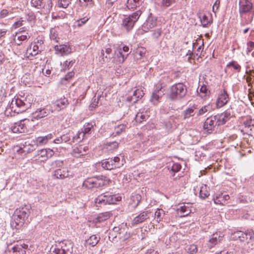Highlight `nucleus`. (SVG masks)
<instances>
[{
    "label": "nucleus",
    "mask_w": 254,
    "mask_h": 254,
    "mask_svg": "<svg viewBox=\"0 0 254 254\" xmlns=\"http://www.w3.org/2000/svg\"><path fill=\"white\" fill-rule=\"evenodd\" d=\"M31 206L29 205H22L14 211L13 217L14 221L12 225L18 229L23 226L25 221L28 218L30 213Z\"/></svg>",
    "instance_id": "1"
},
{
    "label": "nucleus",
    "mask_w": 254,
    "mask_h": 254,
    "mask_svg": "<svg viewBox=\"0 0 254 254\" xmlns=\"http://www.w3.org/2000/svg\"><path fill=\"white\" fill-rule=\"evenodd\" d=\"M187 89L182 83L173 85L169 90V98L171 100H178L183 98L186 95Z\"/></svg>",
    "instance_id": "2"
},
{
    "label": "nucleus",
    "mask_w": 254,
    "mask_h": 254,
    "mask_svg": "<svg viewBox=\"0 0 254 254\" xmlns=\"http://www.w3.org/2000/svg\"><path fill=\"white\" fill-rule=\"evenodd\" d=\"M73 244L69 241H64L52 247L48 254H72Z\"/></svg>",
    "instance_id": "3"
},
{
    "label": "nucleus",
    "mask_w": 254,
    "mask_h": 254,
    "mask_svg": "<svg viewBox=\"0 0 254 254\" xmlns=\"http://www.w3.org/2000/svg\"><path fill=\"white\" fill-rule=\"evenodd\" d=\"M121 200V197L112 194L110 192H106L98 195L95 199L96 204L106 205L116 203Z\"/></svg>",
    "instance_id": "4"
},
{
    "label": "nucleus",
    "mask_w": 254,
    "mask_h": 254,
    "mask_svg": "<svg viewBox=\"0 0 254 254\" xmlns=\"http://www.w3.org/2000/svg\"><path fill=\"white\" fill-rule=\"evenodd\" d=\"M141 14L142 11L140 10H138L128 16H125L122 19L121 24L122 27L127 31L130 30Z\"/></svg>",
    "instance_id": "5"
},
{
    "label": "nucleus",
    "mask_w": 254,
    "mask_h": 254,
    "mask_svg": "<svg viewBox=\"0 0 254 254\" xmlns=\"http://www.w3.org/2000/svg\"><path fill=\"white\" fill-rule=\"evenodd\" d=\"M30 106V103L26 99L18 97L13 99L10 105L11 111L18 114L25 111Z\"/></svg>",
    "instance_id": "6"
},
{
    "label": "nucleus",
    "mask_w": 254,
    "mask_h": 254,
    "mask_svg": "<svg viewBox=\"0 0 254 254\" xmlns=\"http://www.w3.org/2000/svg\"><path fill=\"white\" fill-rule=\"evenodd\" d=\"M44 49V41L42 39H36L31 43L27 48L26 55L28 58L40 53Z\"/></svg>",
    "instance_id": "7"
},
{
    "label": "nucleus",
    "mask_w": 254,
    "mask_h": 254,
    "mask_svg": "<svg viewBox=\"0 0 254 254\" xmlns=\"http://www.w3.org/2000/svg\"><path fill=\"white\" fill-rule=\"evenodd\" d=\"M106 184V181L103 177H92L86 179L83 183V187L91 189L103 187Z\"/></svg>",
    "instance_id": "8"
},
{
    "label": "nucleus",
    "mask_w": 254,
    "mask_h": 254,
    "mask_svg": "<svg viewBox=\"0 0 254 254\" xmlns=\"http://www.w3.org/2000/svg\"><path fill=\"white\" fill-rule=\"evenodd\" d=\"M123 162V160L120 161V158L117 156L114 158H108L103 160L101 163L103 168L107 170H112L122 166Z\"/></svg>",
    "instance_id": "9"
},
{
    "label": "nucleus",
    "mask_w": 254,
    "mask_h": 254,
    "mask_svg": "<svg viewBox=\"0 0 254 254\" xmlns=\"http://www.w3.org/2000/svg\"><path fill=\"white\" fill-rule=\"evenodd\" d=\"M234 238L241 242H246L249 244L250 241L254 240V232L252 230H248L245 232L237 231L234 233Z\"/></svg>",
    "instance_id": "10"
},
{
    "label": "nucleus",
    "mask_w": 254,
    "mask_h": 254,
    "mask_svg": "<svg viewBox=\"0 0 254 254\" xmlns=\"http://www.w3.org/2000/svg\"><path fill=\"white\" fill-rule=\"evenodd\" d=\"M51 112V109L48 107L38 108L32 113L31 121H33L34 119L39 120L47 117Z\"/></svg>",
    "instance_id": "11"
},
{
    "label": "nucleus",
    "mask_w": 254,
    "mask_h": 254,
    "mask_svg": "<svg viewBox=\"0 0 254 254\" xmlns=\"http://www.w3.org/2000/svg\"><path fill=\"white\" fill-rule=\"evenodd\" d=\"M68 104V100L65 97L58 99L52 103L51 112H52L53 110L58 112L60 111L65 108Z\"/></svg>",
    "instance_id": "12"
},
{
    "label": "nucleus",
    "mask_w": 254,
    "mask_h": 254,
    "mask_svg": "<svg viewBox=\"0 0 254 254\" xmlns=\"http://www.w3.org/2000/svg\"><path fill=\"white\" fill-rule=\"evenodd\" d=\"M52 7V0H44L37 9L41 14L47 15L50 13Z\"/></svg>",
    "instance_id": "13"
},
{
    "label": "nucleus",
    "mask_w": 254,
    "mask_h": 254,
    "mask_svg": "<svg viewBox=\"0 0 254 254\" xmlns=\"http://www.w3.org/2000/svg\"><path fill=\"white\" fill-rule=\"evenodd\" d=\"M150 213L151 212L149 210L140 212L131 221V225L134 226L143 223L149 218Z\"/></svg>",
    "instance_id": "14"
},
{
    "label": "nucleus",
    "mask_w": 254,
    "mask_h": 254,
    "mask_svg": "<svg viewBox=\"0 0 254 254\" xmlns=\"http://www.w3.org/2000/svg\"><path fill=\"white\" fill-rule=\"evenodd\" d=\"M214 116H211L207 118L203 125V128L208 133H210L214 130V127L217 126V120Z\"/></svg>",
    "instance_id": "15"
},
{
    "label": "nucleus",
    "mask_w": 254,
    "mask_h": 254,
    "mask_svg": "<svg viewBox=\"0 0 254 254\" xmlns=\"http://www.w3.org/2000/svg\"><path fill=\"white\" fill-rule=\"evenodd\" d=\"M157 17L150 13L145 21L142 25L143 30L147 32L150 29L153 28L157 26Z\"/></svg>",
    "instance_id": "16"
},
{
    "label": "nucleus",
    "mask_w": 254,
    "mask_h": 254,
    "mask_svg": "<svg viewBox=\"0 0 254 254\" xmlns=\"http://www.w3.org/2000/svg\"><path fill=\"white\" fill-rule=\"evenodd\" d=\"M27 120H22L15 123L11 127V129L13 133H25L27 131V128L25 124Z\"/></svg>",
    "instance_id": "17"
},
{
    "label": "nucleus",
    "mask_w": 254,
    "mask_h": 254,
    "mask_svg": "<svg viewBox=\"0 0 254 254\" xmlns=\"http://www.w3.org/2000/svg\"><path fill=\"white\" fill-rule=\"evenodd\" d=\"M223 238V235L220 232H216L213 234L207 243L208 247L210 249L213 248L217 244L220 242L222 240Z\"/></svg>",
    "instance_id": "18"
},
{
    "label": "nucleus",
    "mask_w": 254,
    "mask_h": 254,
    "mask_svg": "<svg viewBox=\"0 0 254 254\" xmlns=\"http://www.w3.org/2000/svg\"><path fill=\"white\" fill-rule=\"evenodd\" d=\"M229 100L228 94L224 90L218 96L216 105L217 108H221L226 105Z\"/></svg>",
    "instance_id": "19"
},
{
    "label": "nucleus",
    "mask_w": 254,
    "mask_h": 254,
    "mask_svg": "<svg viewBox=\"0 0 254 254\" xmlns=\"http://www.w3.org/2000/svg\"><path fill=\"white\" fill-rule=\"evenodd\" d=\"M252 3L248 0L240 2L239 12L241 15L247 12H250L252 9Z\"/></svg>",
    "instance_id": "20"
},
{
    "label": "nucleus",
    "mask_w": 254,
    "mask_h": 254,
    "mask_svg": "<svg viewBox=\"0 0 254 254\" xmlns=\"http://www.w3.org/2000/svg\"><path fill=\"white\" fill-rule=\"evenodd\" d=\"M164 95L163 91H162V87H157L153 92L150 101L154 105H156L158 103L159 99Z\"/></svg>",
    "instance_id": "21"
},
{
    "label": "nucleus",
    "mask_w": 254,
    "mask_h": 254,
    "mask_svg": "<svg viewBox=\"0 0 254 254\" xmlns=\"http://www.w3.org/2000/svg\"><path fill=\"white\" fill-rule=\"evenodd\" d=\"M143 91L141 89H137L134 91L132 96H128L127 97V100L131 102L136 103L139 99H141L144 95Z\"/></svg>",
    "instance_id": "22"
},
{
    "label": "nucleus",
    "mask_w": 254,
    "mask_h": 254,
    "mask_svg": "<svg viewBox=\"0 0 254 254\" xmlns=\"http://www.w3.org/2000/svg\"><path fill=\"white\" fill-rule=\"evenodd\" d=\"M88 149V148L87 146L79 145L77 147L73 148L71 152V154L74 157L78 158L85 155Z\"/></svg>",
    "instance_id": "23"
},
{
    "label": "nucleus",
    "mask_w": 254,
    "mask_h": 254,
    "mask_svg": "<svg viewBox=\"0 0 254 254\" xmlns=\"http://www.w3.org/2000/svg\"><path fill=\"white\" fill-rule=\"evenodd\" d=\"M36 149V144L33 142L32 140L31 142L26 141L24 144H21L20 150H22V152L28 153Z\"/></svg>",
    "instance_id": "24"
},
{
    "label": "nucleus",
    "mask_w": 254,
    "mask_h": 254,
    "mask_svg": "<svg viewBox=\"0 0 254 254\" xmlns=\"http://www.w3.org/2000/svg\"><path fill=\"white\" fill-rule=\"evenodd\" d=\"M53 175L57 179H63L69 176V172L66 168H63L56 169Z\"/></svg>",
    "instance_id": "25"
},
{
    "label": "nucleus",
    "mask_w": 254,
    "mask_h": 254,
    "mask_svg": "<svg viewBox=\"0 0 254 254\" xmlns=\"http://www.w3.org/2000/svg\"><path fill=\"white\" fill-rule=\"evenodd\" d=\"M52 134H49L46 136H39L33 140V142L36 144V147L38 145H43L46 144L48 141L52 137Z\"/></svg>",
    "instance_id": "26"
},
{
    "label": "nucleus",
    "mask_w": 254,
    "mask_h": 254,
    "mask_svg": "<svg viewBox=\"0 0 254 254\" xmlns=\"http://www.w3.org/2000/svg\"><path fill=\"white\" fill-rule=\"evenodd\" d=\"M254 121L252 119H248L244 123V128L246 133L252 135L254 133Z\"/></svg>",
    "instance_id": "27"
},
{
    "label": "nucleus",
    "mask_w": 254,
    "mask_h": 254,
    "mask_svg": "<svg viewBox=\"0 0 254 254\" xmlns=\"http://www.w3.org/2000/svg\"><path fill=\"white\" fill-rule=\"evenodd\" d=\"M8 251L12 252L13 254H25L26 252L21 245L16 244L12 246L11 244L8 246Z\"/></svg>",
    "instance_id": "28"
},
{
    "label": "nucleus",
    "mask_w": 254,
    "mask_h": 254,
    "mask_svg": "<svg viewBox=\"0 0 254 254\" xmlns=\"http://www.w3.org/2000/svg\"><path fill=\"white\" fill-rule=\"evenodd\" d=\"M100 240V237H98L95 235H93L86 240L85 243V246L89 248L93 247L98 244Z\"/></svg>",
    "instance_id": "29"
},
{
    "label": "nucleus",
    "mask_w": 254,
    "mask_h": 254,
    "mask_svg": "<svg viewBox=\"0 0 254 254\" xmlns=\"http://www.w3.org/2000/svg\"><path fill=\"white\" fill-rule=\"evenodd\" d=\"M55 49L62 54L67 55L71 52V48L66 45H56Z\"/></svg>",
    "instance_id": "30"
},
{
    "label": "nucleus",
    "mask_w": 254,
    "mask_h": 254,
    "mask_svg": "<svg viewBox=\"0 0 254 254\" xmlns=\"http://www.w3.org/2000/svg\"><path fill=\"white\" fill-rule=\"evenodd\" d=\"M191 212L190 209L187 206H181L177 209V214L181 217L188 215Z\"/></svg>",
    "instance_id": "31"
},
{
    "label": "nucleus",
    "mask_w": 254,
    "mask_h": 254,
    "mask_svg": "<svg viewBox=\"0 0 254 254\" xmlns=\"http://www.w3.org/2000/svg\"><path fill=\"white\" fill-rule=\"evenodd\" d=\"M196 108V106L193 105L191 107L188 108L184 111L182 113L184 119L186 120L190 118V117L193 116L195 114L194 110Z\"/></svg>",
    "instance_id": "32"
},
{
    "label": "nucleus",
    "mask_w": 254,
    "mask_h": 254,
    "mask_svg": "<svg viewBox=\"0 0 254 254\" xmlns=\"http://www.w3.org/2000/svg\"><path fill=\"white\" fill-rule=\"evenodd\" d=\"M142 2V0H127V6L128 9L136 8L141 5Z\"/></svg>",
    "instance_id": "33"
},
{
    "label": "nucleus",
    "mask_w": 254,
    "mask_h": 254,
    "mask_svg": "<svg viewBox=\"0 0 254 254\" xmlns=\"http://www.w3.org/2000/svg\"><path fill=\"white\" fill-rule=\"evenodd\" d=\"M95 125V124L94 123H86L84 125L82 130L81 131L84 133L85 135L86 134H89L91 133Z\"/></svg>",
    "instance_id": "34"
},
{
    "label": "nucleus",
    "mask_w": 254,
    "mask_h": 254,
    "mask_svg": "<svg viewBox=\"0 0 254 254\" xmlns=\"http://www.w3.org/2000/svg\"><path fill=\"white\" fill-rule=\"evenodd\" d=\"M230 197L227 194H219L214 198V203L216 204H224L225 202L229 199Z\"/></svg>",
    "instance_id": "35"
},
{
    "label": "nucleus",
    "mask_w": 254,
    "mask_h": 254,
    "mask_svg": "<svg viewBox=\"0 0 254 254\" xmlns=\"http://www.w3.org/2000/svg\"><path fill=\"white\" fill-rule=\"evenodd\" d=\"M111 216V213L109 212H105L100 213L96 218V222H102L108 219Z\"/></svg>",
    "instance_id": "36"
},
{
    "label": "nucleus",
    "mask_w": 254,
    "mask_h": 254,
    "mask_svg": "<svg viewBox=\"0 0 254 254\" xmlns=\"http://www.w3.org/2000/svg\"><path fill=\"white\" fill-rule=\"evenodd\" d=\"M31 37V34L28 33H25L24 34L21 33L20 35L17 37V41L14 40L15 43L17 45H20L22 43V41H25L28 40Z\"/></svg>",
    "instance_id": "37"
},
{
    "label": "nucleus",
    "mask_w": 254,
    "mask_h": 254,
    "mask_svg": "<svg viewBox=\"0 0 254 254\" xmlns=\"http://www.w3.org/2000/svg\"><path fill=\"white\" fill-rule=\"evenodd\" d=\"M126 129V126L124 124L118 125L116 126L114 128V131L112 133V135L114 136H116L117 135H119L123 132L125 131Z\"/></svg>",
    "instance_id": "38"
},
{
    "label": "nucleus",
    "mask_w": 254,
    "mask_h": 254,
    "mask_svg": "<svg viewBox=\"0 0 254 254\" xmlns=\"http://www.w3.org/2000/svg\"><path fill=\"white\" fill-rule=\"evenodd\" d=\"M148 117L147 113L138 112L135 117V120L136 122L141 123L143 121H145Z\"/></svg>",
    "instance_id": "39"
},
{
    "label": "nucleus",
    "mask_w": 254,
    "mask_h": 254,
    "mask_svg": "<svg viewBox=\"0 0 254 254\" xmlns=\"http://www.w3.org/2000/svg\"><path fill=\"white\" fill-rule=\"evenodd\" d=\"M201 24L203 27H208L212 22L211 18H209L205 14L199 17Z\"/></svg>",
    "instance_id": "40"
},
{
    "label": "nucleus",
    "mask_w": 254,
    "mask_h": 254,
    "mask_svg": "<svg viewBox=\"0 0 254 254\" xmlns=\"http://www.w3.org/2000/svg\"><path fill=\"white\" fill-rule=\"evenodd\" d=\"M209 92L207 86L205 85H203L200 87L199 91L197 90L198 94L202 99H205L208 96Z\"/></svg>",
    "instance_id": "41"
},
{
    "label": "nucleus",
    "mask_w": 254,
    "mask_h": 254,
    "mask_svg": "<svg viewBox=\"0 0 254 254\" xmlns=\"http://www.w3.org/2000/svg\"><path fill=\"white\" fill-rule=\"evenodd\" d=\"M145 53L146 50L144 48H139L136 50L134 54V58L137 60H140L145 56Z\"/></svg>",
    "instance_id": "42"
},
{
    "label": "nucleus",
    "mask_w": 254,
    "mask_h": 254,
    "mask_svg": "<svg viewBox=\"0 0 254 254\" xmlns=\"http://www.w3.org/2000/svg\"><path fill=\"white\" fill-rule=\"evenodd\" d=\"M155 219L158 222L162 221L165 216V211L162 209H157L155 212Z\"/></svg>",
    "instance_id": "43"
},
{
    "label": "nucleus",
    "mask_w": 254,
    "mask_h": 254,
    "mask_svg": "<svg viewBox=\"0 0 254 254\" xmlns=\"http://www.w3.org/2000/svg\"><path fill=\"white\" fill-rule=\"evenodd\" d=\"M141 199V195L138 194H136L131 196V200L132 202H131V204L133 205V207H136L140 203Z\"/></svg>",
    "instance_id": "44"
},
{
    "label": "nucleus",
    "mask_w": 254,
    "mask_h": 254,
    "mask_svg": "<svg viewBox=\"0 0 254 254\" xmlns=\"http://www.w3.org/2000/svg\"><path fill=\"white\" fill-rule=\"evenodd\" d=\"M85 135L82 131H78L77 133L72 137V142H80L85 137Z\"/></svg>",
    "instance_id": "45"
},
{
    "label": "nucleus",
    "mask_w": 254,
    "mask_h": 254,
    "mask_svg": "<svg viewBox=\"0 0 254 254\" xmlns=\"http://www.w3.org/2000/svg\"><path fill=\"white\" fill-rule=\"evenodd\" d=\"M211 110V107L209 104H207L202 107L198 111L197 113V116H202L205 114L208 111H210Z\"/></svg>",
    "instance_id": "46"
},
{
    "label": "nucleus",
    "mask_w": 254,
    "mask_h": 254,
    "mask_svg": "<svg viewBox=\"0 0 254 254\" xmlns=\"http://www.w3.org/2000/svg\"><path fill=\"white\" fill-rule=\"evenodd\" d=\"M209 195L208 191L206 190V186H202L200 190L199 196L201 198L205 199Z\"/></svg>",
    "instance_id": "47"
},
{
    "label": "nucleus",
    "mask_w": 254,
    "mask_h": 254,
    "mask_svg": "<svg viewBox=\"0 0 254 254\" xmlns=\"http://www.w3.org/2000/svg\"><path fill=\"white\" fill-rule=\"evenodd\" d=\"M215 117L216 118L217 126H221L227 122L225 117L221 114L215 116Z\"/></svg>",
    "instance_id": "48"
},
{
    "label": "nucleus",
    "mask_w": 254,
    "mask_h": 254,
    "mask_svg": "<svg viewBox=\"0 0 254 254\" xmlns=\"http://www.w3.org/2000/svg\"><path fill=\"white\" fill-rule=\"evenodd\" d=\"M70 3V0H58V6L59 7L66 8Z\"/></svg>",
    "instance_id": "49"
},
{
    "label": "nucleus",
    "mask_w": 254,
    "mask_h": 254,
    "mask_svg": "<svg viewBox=\"0 0 254 254\" xmlns=\"http://www.w3.org/2000/svg\"><path fill=\"white\" fill-rule=\"evenodd\" d=\"M64 165V161L63 160H56L52 162V166L53 168L62 169Z\"/></svg>",
    "instance_id": "50"
},
{
    "label": "nucleus",
    "mask_w": 254,
    "mask_h": 254,
    "mask_svg": "<svg viewBox=\"0 0 254 254\" xmlns=\"http://www.w3.org/2000/svg\"><path fill=\"white\" fill-rule=\"evenodd\" d=\"M58 34L57 31L55 29H51L50 30V37L51 40H53L56 42H58Z\"/></svg>",
    "instance_id": "51"
},
{
    "label": "nucleus",
    "mask_w": 254,
    "mask_h": 254,
    "mask_svg": "<svg viewBox=\"0 0 254 254\" xmlns=\"http://www.w3.org/2000/svg\"><path fill=\"white\" fill-rule=\"evenodd\" d=\"M11 10V8L2 9L0 11V18H3L9 15L12 13Z\"/></svg>",
    "instance_id": "52"
},
{
    "label": "nucleus",
    "mask_w": 254,
    "mask_h": 254,
    "mask_svg": "<svg viewBox=\"0 0 254 254\" xmlns=\"http://www.w3.org/2000/svg\"><path fill=\"white\" fill-rule=\"evenodd\" d=\"M74 63V61H65L63 64L64 67L61 69V70L65 71L67 69H69L73 65Z\"/></svg>",
    "instance_id": "53"
},
{
    "label": "nucleus",
    "mask_w": 254,
    "mask_h": 254,
    "mask_svg": "<svg viewBox=\"0 0 254 254\" xmlns=\"http://www.w3.org/2000/svg\"><path fill=\"white\" fill-rule=\"evenodd\" d=\"M25 20L23 18H20L16 21H15L12 25V28L14 29H16L20 26L23 25V22H25Z\"/></svg>",
    "instance_id": "54"
},
{
    "label": "nucleus",
    "mask_w": 254,
    "mask_h": 254,
    "mask_svg": "<svg viewBox=\"0 0 254 254\" xmlns=\"http://www.w3.org/2000/svg\"><path fill=\"white\" fill-rule=\"evenodd\" d=\"M48 151L47 149H42L38 152V155L43 158V160H46L48 158Z\"/></svg>",
    "instance_id": "55"
},
{
    "label": "nucleus",
    "mask_w": 254,
    "mask_h": 254,
    "mask_svg": "<svg viewBox=\"0 0 254 254\" xmlns=\"http://www.w3.org/2000/svg\"><path fill=\"white\" fill-rule=\"evenodd\" d=\"M176 0H162L161 6L164 8L171 6L172 4L175 3Z\"/></svg>",
    "instance_id": "56"
},
{
    "label": "nucleus",
    "mask_w": 254,
    "mask_h": 254,
    "mask_svg": "<svg viewBox=\"0 0 254 254\" xmlns=\"http://www.w3.org/2000/svg\"><path fill=\"white\" fill-rule=\"evenodd\" d=\"M162 32L161 28H158L153 31L152 36L155 39H158L161 36Z\"/></svg>",
    "instance_id": "57"
},
{
    "label": "nucleus",
    "mask_w": 254,
    "mask_h": 254,
    "mask_svg": "<svg viewBox=\"0 0 254 254\" xmlns=\"http://www.w3.org/2000/svg\"><path fill=\"white\" fill-rule=\"evenodd\" d=\"M232 66L235 69H236L237 71L239 72L241 70V66L235 63V62H231L229 63L227 67Z\"/></svg>",
    "instance_id": "58"
},
{
    "label": "nucleus",
    "mask_w": 254,
    "mask_h": 254,
    "mask_svg": "<svg viewBox=\"0 0 254 254\" xmlns=\"http://www.w3.org/2000/svg\"><path fill=\"white\" fill-rule=\"evenodd\" d=\"M44 0H31L30 3L33 7L37 8Z\"/></svg>",
    "instance_id": "59"
},
{
    "label": "nucleus",
    "mask_w": 254,
    "mask_h": 254,
    "mask_svg": "<svg viewBox=\"0 0 254 254\" xmlns=\"http://www.w3.org/2000/svg\"><path fill=\"white\" fill-rule=\"evenodd\" d=\"M197 247L195 245H190L188 249V252L190 254H195L197 253Z\"/></svg>",
    "instance_id": "60"
},
{
    "label": "nucleus",
    "mask_w": 254,
    "mask_h": 254,
    "mask_svg": "<svg viewBox=\"0 0 254 254\" xmlns=\"http://www.w3.org/2000/svg\"><path fill=\"white\" fill-rule=\"evenodd\" d=\"M25 19L29 22H33L35 19V16L32 12H29L26 14Z\"/></svg>",
    "instance_id": "61"
},
{
    "label": "nucleus",
    "mask_w": 254,
    "mask_h": 254,
    "mask_svg": "<svg viewBox=\"0 0 254 254\" xmlns=\"http://www.w3.org/2000/svg\"><path fill=\"white\" fill-rule=\"evenodd\" d=\"M182 167L179 163H173L171 167V170L173 172H178L180 171Z\"/></svg>",
    "instance_id": "62"
},
{
    "label": "nucleus",
    "mask_w": 254,
    "mask_h": 254,
    "mask_svg": "<svg viewBox=\"0 0 254 254\" xmlns=\"http://www.w3.org/2000/svg\"><path fill=\"white\" fill-rule=\"evenodd\" d=\"M74 73L72 71L69 72L62 79V82L63 84H65L64 81H67L71 78L74 76Z\"/></svg>",
    "instance_id": "63"
},
{
    "label": "nucleus",
    "mask_w": 254,
    "mask_h": 254,
    "mask_svg": "<svg viewBox=\"0 0 254 254\" xmlns=\"http://www.w3.org/2000/svg\"><path fill=\"white\" fill-rule=\"evenodd\" d=\"M231 109H228L221 114L225 117L226 121H228L231 117Z\"/></svg>",
    "instance_id": "64"
}]
</instances>
